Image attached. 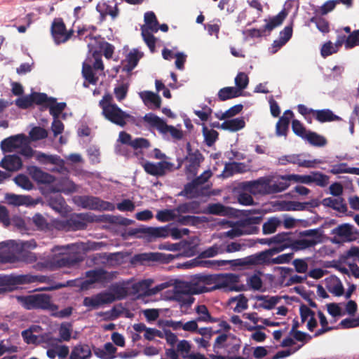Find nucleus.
Returning a JSON list of instances; mask_svg holds the SVG:
<instances>
[{"label": "nucleus", "instance_id": "6", "mask_svg": "<svg viewBox=\"0 0 359 359\" xmlns=\"http://www.w3.org/2000/svg\"><path fill=\"white\" fill-rule=\"evenodd\" d=\"M74 203L84 209L98 211H113L115 205L110 202L93 196H77L74 198Z\"/></svg>", "mask_w": 359, "mask_h": 359}, {"label": "nucleus", "instance_id": "45", "mask_svg": "<svg viewBox=\"0 0 359 359\" xmlns=\"http://www.w3.org/2000/svg\"><path fill=\"white\" fill-rule=\"evenodd\" d=\"M280 224L281 221L278 217H271L264 223L262 233L265 235L273 233Z\"/></svg>", "mask_w": 359, "mask_h": 359}, {"label": "nucleus", "instance_id": "28", "mask_svg": "<svg viewBox=\"0 0 359 359\" xmlns=\"http://www.w3.org/2000/svg\"><path fill=\"white\" fill-rule=\"evenodd\" d=\"M92 355L90 346L86 344H79L72 348L69 359H89Z\"/></svg>", "mask_w": 359, "mask_h": 359}, {"label": "nucleus", "instance_id": "51", "mask_svg": "<svg viewBox=\"0 0 359 359\" xmlns=\"http://www.w3.org/2000/svg\"><path fill=\"white\" fill-rule=\"evenodd\" d=\"M255 244V242H254L252 240H248L243 243L231 242L226 245V252L229 253L238 252L245 248L246 247H252Z\"/></svg>", "mask_w": 359, "mask_h": 359}, {"label": "nucleus", "instance_id": "9", "mask_svg": "<svg viewBox=\"0 0 359 359\" xmlns=\"http://www.w3.org/2000/svg\"><path fill=\"white\" fill-rule=\"evenodd\" d=\"M334 236L331 241L334 244L351 242L358 238V231L351 224L345 223L334 228L331 231Z\"/></svg>", "mask_w": 359, "mask_h": 359}, {"label": "nucleus", "instance_id": "12", "mask_svg": "<svg viewBox=\"0 0 359 359\" xmlns=\"http://www.w3.org/2000/svg\"><path fill=\"white\" fill-rule=\"evenodd\" d=\"M187 150L188 154L185 158L187 161L185 172L187 174L195 176L198 172L201 163L204 161V157L198 149L193 151L189 142L187 144Z\"/></svg>", "mask_w": 359, "mask_h": 359}, {"label": "nucleus", "instance_id": "11", "mask_svg": "<svg viewBox=\"0 0 359 359\" xmlns=\"http://www.w3.org/2000/svg\"><path fill=\"white\" fill-rule=\"evenodd\" d=\"M203 274H196L191 282L182 281L176 286V292L185 294H198L208 292L207 287L201 281L199 277Z\"/></svg>", "mask_w": 359, "mask_h": 359}, {"label": "nucleus", "instance_id": "3", "mask_svg": "<svg viewBox=\"0 0 359 359\" xmlns=\"http://www.w3.org/2000/svg\"><path fill=\"white\" fill-rule=\"evenodd\" d=\"M83 260L80 252L62 254L60 256L44 258L36 261L33 268L36 271L55 270L62 267H72Z\"/></svg>", "mask_w": 359, "mask_h": 359}, {"label": "nucleus", "instance_id": "33", "mask_svg": "<svg viewBox=\"0 0 359 359\" xmlns=\"http://www.w3.org/2000/svg\"><path fill=\"white\" fill-rule=\"evenodd\" d=\"M177 214L192 213L197 214L200 212V203L192 201L181 203L175 208Z\"/></svg>", "mask_w": 359, "mask_h": 359}, {"label": "nucleus", "instance_id": "25", "mask_svg": "<svg viewBox=\"0 0 359 359\" xmlns=\"http://www.w3.org/2000/svg\"><path fill=\"white\" fill-rule=\"evenodd\" d=\"M5 199L8 204L15 206H29L34 204L33 198L29 196L16 195L15 194L8 193L5 195Z\"/></svg>", "mask_w": 359, "mask_h": 359}, {"label": "nucleus", "instance_id": "60", "mask_svg": "<svg viewBox=\"0 0 359 359\" xmlns=\"http://www.w3.org/2000/svg\"><path fill=\"white\" fill-rule=\"evenodd\" d=\"M14 182L18 186L22 187L24 189L31 190L33 188V184L32 183L29 177L25 175H18L14 178Z\"/></svg>", "mask_w": 359, "mask_h": 359}, {"label": "nucleus", "instance_id": "54", "mask_svg": "<svg viewBox=\"0 0 359 359\" xmlns=\"http://www.w3.org/2000/svg\"><path fill=\"white\" fill-rule=\"evenodd\" d=\"M311 183H315L320 187H326L329 183V177L320 172H311Z\"/></svg>", "mask_w": 359, "mask_h": 359}, {"label": "nucleus", "instance_id": "50", "mask_svg": "<svg viewBox=\"0 0 359 359\" xmlns=\"http://www.w3.org/2000/svg\"><path fill=\"white\" fill-rule=\"evenodd\" d=\"M202 133L204 136L205 142L208 147L212 146L219 137L217 131L213 129H208L205 125L203 126Z\"/></svg>", "mask_w": 359, "mask_h": 359}, {"label": "nucleus", "instance_id": "22", "mask_svg": "<svg viewBox=\"0 0 359 359\" xmlns=\"http://www.w3.org/2000/svg\"><path fill=\"white\" fill-rule=\"evenodd\" d=\"M22 166V160L16 154L6 156L0 162V167L11 172L18 171Z\"/></svg>", "mask_w": 359, "mask_h": 359}, {"label": "nucleus", "instance_id": "13", "mask_svg": "<svg viewBox=\"0 0 359 359\" xmlns=\"http://www.w3.org/2000/svg\"><path fill=\"white\" fill-rule=\"evenodd\" d=\"M73 34L72 29L67 31L62 18H55L52 22L51 34L56 44L67 42L73 36Z\"/></svg>", "mask_w": 359, "mask_h": 359}, {"label": "nucleus", "instance_id": "8", "mask_svg": "<svg viewBox=\"0 0 359 359\" xmlns=\"http://www.w3.org/2000/svg\"><path fill=\"white\" fill-rule=\"evenodd\" d=\"M280 253L278 247H271L262 252L251 255L241 260L243 266H271V257Z\"/></svg>", "mask_w": 359, "mask_h": 359}, {"label": "nucleus", "instance_id": "23", "mask_svg": "<svg viewBox=\"0 0 359 359\" xmlns=\"http://www.w3.org/2000/svg\"><path fill=\"white\" fill-rule=\"evenodd\" d=\"M294 116L291 110H286L280 117L276 125V133L278 136H286L289 129L290 120Z\"/></svg>", "mask_w": 359, "mask_h": 359}, {"label": "nucleus", "instance_id": "35", "mask_svg": "<svg viewBox=\"0 0 359 359\" xmlns=\"http://www.w3.org/2000/svg\"><path fill=\"white\" fill-rule=\"evenodd\" d=\"M291 181L289 175L280 176L277 181L271 184L269 192L276 194L285 191L290 187Z\"/></svg>", "mask_w": 359, "mask_h": 359}, {"label": "nucleus", "instance_id": "10", "mask_svg": "<svg viewBox=\"0 0 359 359\" xmlns=\"http://www.w3.org/2000/svg\"><path fill=\"white\" fill-rule=\"evenodd\" d=\"M143 119L163 135L170 133L175 140H181L183 137V133L181 130L172 126H168L165 121L152 113L147 114Z\"/></svg>", "mask_w": 359, "mask_h": 359}, {"label": "nucleus", "instance_id": "63", "mask_svg": "<svg viewBox=\"0 0 359 359\" xmlns=\"http://www.w3.org/2000/svg\"><path fill=\"white\" fill-rule=\"evenodd\" d=\"M49 205L53 210L60 212L65 208V200L62 196L51 197L49 200Z\"/></svg>", "mask_w": 359, "mask_h": 359}, {"label": "nucleus", "instance_id": "41", "mask_svg": "<svg viewBox=\"0 0 359 359\" xmlns=\"http://www.w3.org/2000/svg\"><path fill=\"white\" fill-rule=\"evenodd\" d=\"M198 185L194 181V180L184 187V189L177 194L179 196H184L187 198L191 199L198 196L197 189Z\"/></svg>", "mask_w": 359, "mask_h": 359}, {"label": "nucleus", "instance_id": "46", "mask_svg": "<svg viewBox=\"0 0 359 359\" xmlns=\"http://www.w3.org/2000/svg\"><path fill=\"white\" fill-rule=\"evenodd\" d=\"M82 76L90 84L95 85L98 81V77L93 72L92 66L86 62L82 65Z\"/></svg>", "mask_w": 359, "mask_h": 359}, {"label": "nucleus", "instance_id": "64", "mask_svg": "<svg viewBox=\"0 0 359 359\" xmlns=\"http://www.w3.org/2000/svg\"><path fill=\"white\" fill-rule=\"evenodd\" d=\"M359 46V29L352 32L346 38V49H351Z\"/></svg>", "mask_w": 359, "mask_h": 359}, {"label": "nucleus", "instance_id": "18", "mask_svg": "<svg viewBox=\"0 0 359 359\" xmlns=\"http://www.w3.org/2000/svg\"><path fill=\"white\" fill-rule=\"evenodd\" d=\"M172 163L168 161H160L157 163L147 162L143 167L145 172L151 175L161 177L165 175V170L171 169Z\"/></svg>", "mask_w": 359, "mask_h": 359}, {"label": "nucleus", "instance_id": "48", "mask_svg": "<svg viewBox=\"0 0 359 359\" xmlns=\"http://www.w3.org/2000/svg\"><path fill=\"white\" fill-rule=\"evenodd\" d=\"M286 16L287 13L285 11H280L277 15L269 19V22L264 25L265 29L271 32L276 27L280 25Z\"/></svg>", "mask_w": 359, "mask_h": 359}, {"label": "nucleus", "instance_id": "21", "mask_svg": "<svg viewBox=\"0 0 359 359\" xmlns=\"http://www.w3.org/2000/svg\"><path fill=\"white\" fill-rule=\"evenodd\" d=\"M86 276L89 283H104L113 278L111 273L103 269L90 270L86 272Z\"/></svg>", "mask_w": 359, "mask_h": 359}, {"label": "nucleus", "instance_id": "49", "mask_svg": "<svg viewBox=\"0 0 359 359\" xmlns=\"http://www.w3.org/2000/svg\"><path fill=\"white\" fill-rule=\"evenodd\" d=\"M304 140L316 147H323L327 144V140L325 137L310 130H309V133Z\"/></svg>", "mask_w": 359, "mask_h": 359}, {"label": "nucleus", "instance_id": "32", "mask_svg": "<svg viewBox=\"0 0 359 359\" xmlns=\"http://www.w3.org/2000/svg\"><path fill=\"white\" fill-rule=\"evenodd\" d=\"M140 59L137 50L130 52L124 61L122 62V71L130 73L137 65Z\"/></svg>", "mask_w": 359, "mask_h": 359}, {"label": "nucleus", "instance_id": "55", "mask_svg": "<svg viewBox=\"0 0 359 359\" xmlns=\"http://www.w3.org/2000/svg\"><path fill=\"white\" fill-rule=\"evenodd\" d=\"M66 107V103L65 102H49V103L47 104L46 108H49V112L50 115L53 116V118H58L61 113L63 111V110Z\"/></svg>", "mask_w": 359, "mask_h": 359}, {"label": "nucleus", "instance_id": "39", "mask_svg": "<svg viewBox=\"0 0 359 359\" xmlns=\"http://www.w3.org/2000/svg\"><path fill=\"white\" fill-rule=\"evenodd\" d=\"M72 330L73 326L71 323H62L58 329L60 338L55 339V341L57 342L69 341L72 337Z\"/></svg>", "mask_w": 359, "mask_h": 359}, {"label": "nucleus", "instance_id": "17", "mask_svg": "<svg viewBox=\"0 0 359 359\" xmlns=\"http://www.w3.org/2000/svg\"><path fill=\"white\" fill-rule=\"evenodd\" d=\"M271 179L263 177L255 181L245 182V187L253 194L260 193L264 194H271Z\"/></svg>", "mask_w": 359, "mask_h": 359}, {"label": "nucleus", "instance_id": "42", "mask_svg": "<svg viewBox=\"0 0 359 359\" xmlns=\"http://www.w3.org/2000/svg\"><path fill=\"white\" fill-rule=\"evenodd\" d=\"M144 18L147 26V27H144L146 29L150 30L152 32H157L158 31V21L153 11L146 12Z\"/></svg>", "mask_w": 359, "mask_h": 359}, {"label": "nucleus", "instance_id": "2", "mask_svg": "<svg viewBox=\"0 0 359 359\" xmlns=\"http://www.w3.org/2000/svg\"><path fill=\"white\" fill-rule=\"evenodd\" d=\"M201 281L207 287L208 292L219 289H223L224 292L240 291L241 288L237 285L240 277L234 273H226L220 275H205L199 277Z\"/></svg>", "mask_w": 359, "mask_h": 359}, {"label": "nucleus", "instance_id": "59", "mask_svg": "<svg viewBox=\"0 0 359 359\" xmlns=\"http://www.w3.org/2000/svg\"><path fill=\"white\" fill-rule=\"evenodd\" d=\"M249 79L246 74L244 72H239L235 78V84L237 90H240V93L245 89L248 85Z\"/></svg>", "mask_w": 359, "mask_h": 359}, {"label": "nucleus", "instance_id": "57", "mask_svg": "<svg viewBox=\"0 0 359 359\" xmlns=\"http://www.w3.org/2000/svg\"><path fill=\"white\" fill-rule=\"evenodd\" d=\"M29 137L33 141L43 140L48 137V131L40 126H34L29 133Z\"/></svg>", "mask_w": 359, "mask_h": 359}, {"label": "nucleus", "instance_id": "34", "mask_svg": "<svg viewBox=\"0 0 359 359\" xmlns=\"http://www.w3.org/2000/svg\"><path fill=\"white\" fill-rule=\"evenodd\" d=\"M31 173L33 179L39 183L51 184L55 181L54 176L42 171L37 167H33Z\"/></svg>", "mask_w": 359, "mask_h": 359}, {"label": "nucleus", "instance_id": "14", "mask_svg": "<svg viewBox=\"0 0 359 359\" xmlns=\"http://www.w3.org/2000/svg\"><path fill=\"white\" fill-rule=\"evenodd\" d=\"M302 154H292L279 157L277 160V165H286L287 164L297 165L299 167L311 168H314L316 164L320 163L318 159L305 160L302 158Z\"/></svg>", "mask_w": 359, "mask_h": 359}, {"label": "nucleus", "instance_id": "37", "mask_svg": "<svg viewBox=\"0 0 359 359\" xmlns=\"http://www.w3.org/2000/svg\"><path fill=\"white\" fill-rule=\"evenodd\" d=\"M241 95L240 90H237L236 87H224L221 88L217 93L218 100L219 101H226L232 98L238 97Z\"/></svg>", "mask_w": 359, "mask_h": 359}, {"label": "nucleus", "instance_id": "61", "mask_svg": "<svg viewBox=\"0 0 359 359\" xmlns=\"http://www.w3.org/2000/svg\"><path fill=\"white\" fill-rule=\"evenodd\" d=\"M18 260L26 264H32L36 262L38 258L35 253L30 251L23 250L18 254Z\"/></svg>", "mask_w": 359, "mask_h": 359}, {"label": "nucleus", "instance_id": "26", "mask_svg": "<svg viewBox=\"0 0 359 359\" xmlns=\"http://www.w3.org/2000/svg\"><path fill=\"white\" fill-rule=\"evenodd\" d=\"M160 254L156 252H145L135 255L131 259L133 264L149 265L151 262L158 261Z\"/></svg>", "mask_w": 359, "mask_h": 359}, {"label": "nucleus", "instance_id": "44", "mask_svg": "<svg viewBox=\"0 0 359 359\" xmlns=\"http://www.w3.org/2000/svg\"><path fill=\"white\" fill-rule=\"evenodd\" d=\"M284 232L278 233L271 238H258L257 243L272 247H278L283 243Z\"/></svg>", "mask_w": 359, "mask_h": 359}, {"label": "nucleus", "instance_id": "38", "mask_svg": "<svg viewBox=\"0 0 359 359\" xmlns=\"http://www.w3.org/2000/svg\"><path fill=\"white\" fill-rule=\"evenodd\" d=\"M330 172L333 175L349 173L359 175V168H350L346 163H340L332 165Z\"/></svg>", "mask_w": 359, "mask_h": 359}, {"label": "nucleus", "instance_id": "58", "mask_svg": "<svg viewBox=\"0 0 359 359\" xmlns=\"http://www.w3.org/2000/svg\"><path fill=\"white\" fill-rule=\"evenodd\" d=\"M177 222L182 225H196L201 222V219L199 217L192 216V215H186L183 216L180 214H177V217L176 219Z\"/></svg>", "mask_w": 359, "mask_h": 359}, {"label": "nucleus", "instance_id": "62", "mask_svg": "<svg viewBox=\"0 0 359 359\" xmlns=\"http://www.w3.org/2000/svg\"><path fill=\"white\" fill-rule=\"evenodd\" d=\"M310 22L315 23L316 27L323 33H327L330 31L328 22L321 17H313L310 19Z\"/></svg>", "mask_w": 359, "mask_h": 359}, {"label": "nucleus", "instance_id": "56", "mask_svg": "<svg viewBox=\"0 0 359 359\" xmlns=\"http://www.w3.org/2000/svg\"><path fill=\"white\" fill-rule=\"evenodd\" d=\"M292 130L296 135L304 140L309 133V130H306L303 123L297 119H293L292 121Z\"/></svg>", "mask_w": 359, "mask_h": 359}, {"label": "nucleus", "instance_id": "31", "mask_svg": "<svg viewBox=\"0 0 359 359\" xmlns=\"http://www.w3.org/2000/svg\"><path fill=\"white\" fill-rule=\"evenodd\" d=\"M321 203L324 206L331 208L339 212L345 213L347 211V205L341 198L327 197L324 198Z\"/></svg>", "mask_w": 359, "mask_h": 359}, {"label": "nucleus", "instance_id": "29", "mask_svg": "<svg viewBox=\"0 0 359 359\" xmlns=\"http://www.w3.org/2000/svg\"><path fill=\"white\" fill-rule=\"evenodd\" d=\"M140 97L144 104L150 109L160 108L161 104V98L158 94L151 91H144L140 93Z\"/></svg>", "mask_w": 359, "mask_h": 359}, {"label": "nucleus", "instance_id": "47", "mask_svg": "<svg viewBox=\"0 0 359 359\" xmlns=\"http://www.w3.org/2000/svg\"><path fill=\"white\" fill-rule=\"evenodd\" d=\"M31 97L32 99V103L36 104L37 105L44 104L46 107H47V104L49 102H55L56 99L54 97H48L46 93H32Z\"/></svg>", "mask_w": 359, "mask_h": 359}, {"label": "nucleus", "instance_id": "16", "mask_svg": "<svg viewBox=\"0 0 359 359\" xmlns=\"http://www.w3.org/2000/svg\"><path fill=\"white\" fill-rule=\"evenodd\" d=\"M116 300V298L111 292H103L92 297L84 298L83 304L86 307H90L95 309L101 305L111 304Z\"/></svg>", "mask_w": 359, "mask_h": 359}, {"label": "nucleus", "instance_id": "43", "mask_svg": "<svg viewBox=\"0 0 359 359\" xmlns=\"http://www.w3.org/2000/svg\"><path fill=\"white\" fill-rule=\"evenodd\" d=\"M208 212L215 215L227 216L231 213V208L221 203H212L208 205Z\"/></svg>", "mask_w": 359, "mask_h": 359}, {"label": "nucleus", "instance_id": "7", "mask_svg": "<svg viewBox=\"0 0 359 359\" xmlns=\"http://www.w3.org/2000/svg\"><path fill=\"white\" fill-rule=\"evenodd\" d=\"M320 243L319 239L308 240L307 238L296 239L293 233L284 232L283 243L278 246L280 252L287 248H290L294 252L304 250L313 248Z\"/></svg>", "mask_w": 359, "mask_h": 359}, {"label": "nucleus", "instance_id": "24", "mask_svg": "<svg viewBox=\"0 0 359 359\" xmlns=\"http://www.w3.org/2000/svg\"><path fill=\"white\" fill-rule=\"evenodd\" d=\"M86 221V215L83 213L76 214L66 221V226L72 231L83 230L87 227Z\"/></svg>", "mask_w": 359, "mask_h": 359}, {"label": "nucleus", "instance_id": "27", "mask_svg": "<svg viewBox=\"0 0 359 359\" xmlns=\"http://www.w3.org/2000/svg\"><path fill=\"white\" fill-rule=\"evenodd\" d=\"M313 117L320 123L341 121V118L330 109H315Z\"/></svg>", "mask_w": 359, "mask_h": 359}, {"label": "nucleus", "instance_id": "4", "mask_svg": "<svg viewBox=\"0 0 359 359\" xmlns=\"http://www.w3.org/2000/svg\"><path fill=\"white\" fill-rule=\"evenodd\" d=\"M51 281L50 277L43 275L11 274L0 276V294L11 290L13 287L19 285L30 284L36 282L49 283Z\"/></svg>", "mask_w": 359, "mask_h": 359}, {"label": "nucleus", "instance_id": "20", "mask_svg": "<svg viewBox=\"0 0 359 359\" xmlns=\"http://www.w3.org/2000/svg\"><path fill=\"white\" fill-rule=\"evenodd\" d=\"M262 219V217L258 216L248 217L241 221L239 223L241 229L243 232L246 231V233H243V235H250L257 233L259 231V228L256 226V224H259Z\"/></svg>", "mask_w": 359, "mask_h": 359}, {"label": "nucleus", "instance_id": "19", "mask_svg": "<svg viewBox=\"0 0 359 359\" xmlns=\"http://www.w3.org/2000/svg\"><path fill=\"white\" fill-rule=\"evenodd\" d=\"M25 138L23 134L10 136L1 141V149L4 152H11L13 149L20 147Z\"/></svg>", "mask_w": 359, "mask_h": 359}, {"label": "nucleus", "instance_id": "5", "mask_svg": "<svg viewBox=\"0 0 359 359\" xmlns=\"http://www.w3.org/2000/svg\"><path fill=\"white\" fill-rule=\"evenodd\" d=\"M18 302L27 310H44L54 311L58 309V306L51 301L50 295L41 293L27 296L18 297Z\"/></svg>", "mask_w": 359, "mask_h": 359}, {"label": "nucleus", "instance_id": "1", "mask_svg": "<svg viewBox=\"0 0 359 359\" xmlns=\"http://www.w3.org/2000/svg\"><path fill=\"white\" fill-rule=\"evenodd\" d=\"M102 114L107 121L121 127H124L127 122L135 123L136 118L123 111L117 104L113 103L112 95L105 94L99 102Z\"/></svg>", "mask_w": 359, "mask_h": 359}, {"label": "nucleus", "instance_id": "40", "mask_svg": "<svg viewBox=\"0 0 359 359\" xmlns=\"http://www.w3.org/2000/svg\"><path fill=\"white\" fill-rule=\"evenodd\" d=\"M245 121L243 118H233L224 121L221 124V128L232 132L238 131L245 127Z\"/></svg>", "mask_w": 359, "mask_h": 359}, {"label": "nucleus", "instance_id": "15", "mask_svg": "<svg viewBox=\"0 0 359 359\" xmlns=\"http://www.w3.org/2000/svg\"><path fill=\"white\" fill-rule=\"evenodd\" d=\"M128 235L137 237L149 236L151 238H163L168 236V230L164 227H146L131 229Z\"/></svg>", "mask_w": 359, "mask_h": 359}, {"label": "nucleus", "instance_id": "36", "mask_svg": "<svg viewBox=\"0 0 359 359\" xmlns=\"http://www.w3.org/2000/svg\"><path fill=\"white\" fill-rule=\"evenodd\" d=\"M196 312L198 315L196 318L198 322L217 323L219 321L218 318L212 317L207 306L204 304L198 305L196 307Z\"/></svg>", "mask_w": 359, "mask_h": 359}, {"label": "nucleus", "instance_id": "53", "mask_svg": "<svg viewBox=\"0 0 359 359\" xmlns=\"http://www.w3.org/2000/svg\"><path fill=\"white\" fill-rule=\"evenodd\" d=\"M177 217V214L176 212L175 208L173 210H163L158 212L156 215V218L163 222H170L172 220H176Z\"/></svg>", "mask_w": 359, "mask_h": 359}, {"label": "nucleus", "instance_id": "52", "mask_svg": "<svg viewBox=\"0 0 359 359\" xmlns=\"http://www.w3.org/2000/svg\"><path fill=\"white\" fill-rule=\"evenodd\" d=\"M141 29H142V38H143L144 42L149 47L151 52H152V53L154 52L155 48H156V39L155 36L152 34V33H151L152 32H151L150 30L146 29L144 28V27H142Z\"/></svg>", "mask_w": 359, "mask_h": 359}, {"label": "nucleus", "instance_id": "30", "mask_svg": "<svg viewBox=\"0 0 359 359\" xmlns=\"http://www.w3.org/2000/svg\"><path fill=\"white\" fill-rule=\"evenodd\" d=\"M246 172V165L243 163L231 162L226 163L224 165L222 175L224 177H229L236 173H244Z\"/></svg>", "mask_w": 359, "mask_h": 359}]
</instances>
